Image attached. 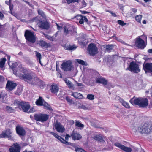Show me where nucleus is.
<instances>
[{
  "mask_svg": "<svg viewBox=\"0 0 152 152\" xmlns=\"http://www.w3.org/2000/svg\"><path fill=\"white\" fill-rule=\"evenodd\" d=\"M61 67L64 71H70L72 68V63L70 61L64 62L61 65Z\"/></svg>",
  "mask_w": 152,
  "mask_h": 152,
  "instance_id": "10",
  "label": "nucleus"
},
{
  "mask_svg": "<svg viewBox=\"0 0 152 152\" xmlns=\"http://www.w3.org/2000/svg\"><path fill=\"white\" fill-rule=\"evenodd\" d=\"M82 3L83 7H85L86 6L87 4L84 0H83Z\"/></svg>",
  "mask_w": 152,
  "mask_h": 152,
  "instance_id": "52",
  "label": "nucleus"
},
{
  "mask_svg": "<svg viewBox=\"0 0 152 152\" xmlns=\"http://www.w3.org/2000/svg\"><path fill=\"white\" fill-rule=\"evenodd\" d=\"M5 81V78L3 76L0 75V84H3Z\"/></svg>",
  "mask_w": 152,
  "mask_h": 152,
  "instance_id": "43",
  "label": "nucleus"
},
{
  "mask_svg": "<svg viewBox=\"0 0 152 152\" xmlns=\"http://www.w3.org/2000/svg\"><path fill=\"white\" fill-rule=\"evenodd\" d=\"M66 99L68 102L70 103H71L72 102V100L70 99V98L68 96L66 97Z\"/></svg>",
  "mask_w": 152,
  "mask_h": 152,
  "instance_id": "49",
  "label": "nucleus"
},
{
  "mask_svg": "<svg viewBox=\"0 0 152 152\" xmlns=\"http://www.w3.org/2000/svg\"><path fill=\"white\" fill-rule=\"evenodd\" d=\"M16 130L17 133L20 136H23L25 135V130L22 127L17 126L16 127Z\"/></svg>",
  "mask_w": 152,
  "mask_h": 152,
  "instance_id": "20",
  "label": "nucleus"
},
{
  "mask_svg": "<svg viewBox=\"0 0 152 152\" xmlns=\"http://www.w3.org/2000/svg\"><path fill=\"white\" fill-rule=\"evenodd\" d=\"M133 130L134 132H139L142 134H148L152 132V123H145L138 128L134 127Z\"/></svg>",
  "mask_w": 152,
  "mask_h": 152,
  "instance_id": "3",
  "label": "nucleus"
},
{
  "mask_svg": "<svg viewBox=\"0 0 152 152\" xmlns=\"http://www.w3.org/2000/svg\"><path fill=\"white\" fill-rule=\"evenodd\" d=\"M76 61L77 62L79 63V64L83 65H85L86 63L84 61L80 59H76Z\"/></svg>",
  "mask_w": 152,
  "mask_h": 152,
  "instance_id": "39",
  "label": "nucleus"
},
{
  "mask_svg": "<svg viewBox=\"0 0 152 152\" xmlns=\"http://www.w3.org/2000/svg\"><path fill=\"white\" fill-rule=\"evenodd\" d=\"M11 14L13 15H14V16H15L17 18V15L16 14L14 13H12V11H11Z\"/></svg>",
  "mask_w": 152,
  "mask_h": 152,
  "instance_id": "63",
  "label": "nucleus"
},
{
  "mask_svg": "<svg viewBox=\"0 0 152 152\" xmlns=\"http://www.w3.org/2000/svg\"><path fill=\"white\" fill-rule=\"evenodd\" d=\"M49 132L50 134L53 135L55 138H57L62 143L66 145H69V143L68 142L66 141L64 139L62 138L61 136L58 135L57 134L52 132Z\"/></svg>",
  "mask_w": 152,
  "mask_h": 152,
  "instance_id": "18",
  "label": "nucleus"
},
{
  "mask_svg": "<svg viewBox=\"0 0 152 152\" xmlns=\"http://www.w3.org/2000/svg\"><path fill=\"white\" fill-rule=\"evenodd\" d=\"M76 28L75 26L69 25H66L64 28V33L66 35L70 34L71 35H75L76 33Z\"/></svg>",
  "mask_w": 152,
  "mask_h": 152,
  "instance_id": "5",
  "label": "nucleus"
},
{
  "mask_svg": "<svg viewBox=\"0 0 152 152\" xmlns=\"http://www.w3.org/2000/svg\"><path fill=\"white\" fill-rule=\"evenodd\" d=\"M118 23L121 26H124L126 25V23H125L124 21L121 20H118Z\"/></svg>",
  "mask_w": 152,
  "mask_h": 152,
  "instance_id": "47",
  "label": "nucleus"
},
{
  "mask_svg": "<svg viewBox=\"0 0 152 152\" xmlns=\"http://www.w3.org/2000/svg\"><path fill=\"white\" fill-rule=\"evenodd\" d=\"M38 14L39 15H41L42 16H43V15H44V13L42 11H41L40 10H38Z\"/></svg>",
  "mask_w": 152,
  "mask_h": 152,
  "instance_id": "50",
  "label": "nucleus"
},
{
  "mask_svg": "<svg viewBox=\"0 0 152 152\" xmlns=\"http://www.w3.org/2000/svg\"><path fill=\"white\" fill-rule=\"evenodd\" d=\"M5 109L7 111L9 112H11L13 111V110L11 107L8 106H6L5 108Z\"/></svg>",
  "mask_w": 152,
  "mask_h": 152,
  "instance_id": "44",
  "label": "nucleus"
},
{
  "mask_svg": "<svg viewBox=\"0 0 152 152\" xmlns=\"http://www.w3.org/2000/svg\"><path fill=\"white\" fill-rule=\"evenodd\" d=\"M132 11L134 13H135L136 12H137V10L134 8H132Z\"/></svg>",
  "mask_w": 152,
  "mask_h": 152,
  "instance_id": "55",
  "label": "nucleus"
},
{
  "mask_svg": "<svg viewBox=\"0 0 152 152\" xmlns=\"http://www.w3.org/2000/svg\"><path fill=\"white\" fill-rule=\"evenodd\" d=\"M114 145L115 146L118 147V148L121 149H122L123 147L124 146V145L121 144L120 143L118 142H115L114 143Z\"/></svg>",
  "mask_w": 152,
  "mask_h": 152,
  "instance_id": "38",
  "label": "nucleus"
},
{
  "mask_svg": "<svg viewBox=\"0 0 152 152\" xmlns=\"http://www.w3.org/2000/svg\"><path fill=\"white\" fill-rule=\"evenodd\" d=\"M75 150L76 152H86L83 149L79 148H77Z\"/></svg>",
  "mask_w": 152,
  "mask_h": 152,
  "instance_id": "48",
  "label": "nucleus"
},
{
  "mask_svg": "<svg viewBox=\"0 0 152 152\" xmlns=\"http://www.w3.org/2000/svg\"><path fill=\"white\" fill-rule=\"evenodd\" d=\"M58 77L60 78H61L62 77V75L61 73L59 72H58L57 73Z\"/></svg>",
  "mask_w": 152,
  "mask_h": 152,
  "instance_id": "56",
  "label": "nucleus"
},
{
  "mask_svg": "<svg viewBox=\"0 0 152 152\" xmlns=\"http://www.w3.org/2000/svg\"><path fill=\"white\" fill-rule=\"evenodd\" d=\"M71 136L72 139L74 140H79L82 137L80 134L77 133H75L74 131L72 132Z\"/></svg>",
  "mask_w": 152,
  "mask_h": 152,
  "instance_id": "22",
  "label": "nucleus"
},
{
  "mask_svg": "<svg viewBox=\"0 0 152 152\" xmlns=\"http://www.w3.org/2000/svg\"><path fill=\"white\" fill-rule=\"evenodd\" d=\"M68 4H69L72 2H78L79 0H66Z\"/></svg>",
  "mask_w": 152,
  "mask_h": 152,
  "instance_id": "46",
  "label": "nucleus"
},
{
  "mask_svg": "<svg viewBox=\"0 0 152 152\" xmlns=\"http://www.w3.org/2000/svg\"><path fill=\"white\" fill-rule=\"evenodd\" d=\"M25 36L26 39L31 43H34L36 41V37L34 33L30 31H26Z\"/></svg>",
  "mask_w": 152,
  "mask_h": 152,
  "instance_id": "7",
  "label": "nucleus"
},
{
  "mask_svg": "<svg viewBox=\"0 0 152 152\" xmlns=\"http://www.w3.org/2000/svg\"><path fill=\"white\" fill-rule=\"evenodd\" d=\"M122 150L126 152H131L132 150L130 148L126 147L124 145Z\"/></svg>",
  "mask_w": 152,
  "mask_h": 152,
  "instance_id": "32",
  "label": "nucleus"
},
{
  "mask_svg": "<svg viewBox=\"0 0 152 152\" xmlns=\"http://www.w3.org/2000/svg\"><path fill=\"white\" fill-rule=\"evenodd\" d=\"M119 102L122 105L125 107L127 109L130 108V106L128 102L124 101V100L121 98L119 99Z\"/></svg>",
  "mask_w": 152,
  "mask_h": 152,
  "instance_id": "24",
  "label": "nucleus"
},
{
  "mask_svg": "<svg viewBox=\"0 0 152 152\" xmlns=\"http://www.w3.org/2000/svg\"><path fill=\"white\" fill-rule=\"evenodd\" d=\"M43 34L44 36L48 39H49L52 41L53 40V38L50 36L45 34L44 33H43Z\"/></svg>",
  "mask_w": 152,
  "mask_h": 152,
  "instance_id": "45",
  "label": "nucleus"
},
{
  "mask_svg": "<svg viewBox=\"0 0 152 152\" xmlns=\"http://www.w3.org/2000/svg\"><path fill=\"white\" fill-rule=\"evenodd\" d=\"M53 127H54L56 130L59 132L63 133L65 130L63 126L57 121H56L54 124Z\"/></svg>",
  "mask_w": 152,
  "mask_h": 152,
  "instance_id": "14",
  "label": "nucleus"
},
{
  "mask_svg": "<svg viewBox=\"0 0 152 152\" xmlns=\"http://www.w3.org/2000/svg\"><path fill=\"white\" fill-rule=\"evenodd\" d=\"M75 124L78 127L83 128L84 127L83 125L78 121H76Z\"/></svg>",
  "mask_w": 152,
  "mask_h": 152,
  "instance_id": "42",
  "label": "nucleus"
},
{
  "mask_svg": "<svg viewBox=\"0 0 152 152\" xmlns=\"http://www.w3.org/2000/svg\"><path fill=\"white\" fill-rule=\"evenodd\" d=\"M10 152H20V147L19 145L17 144H14L10 148Z\"/></svg>",
  "mask_w": 152,
  "mask_h": 152,
  "instance_id": "17",
  "label": "nucleus"
},
{
  "mask_svg": "<svg viewBox=\"0 0 152 152\" xmlns=\"http://www.w3.org/2000/svg\"><path fill=\"white\" fill-rule=\"evenodd\" d=\"M77 85L79 87H80L82 88H83L84 86L81 83H77Z\"/></svg>",
  "mask_w": 152,
  "mask_h": 152,
  "instance_id": "53",
  "label": "nucleus"
},
{
  "mask_svg": "<svg viewBox=\"0 0 152 152\" xmlns=\"http://www.w3.org/2000/svg\"><path fill=\"white\" fill-rule=\"evenodd\" d=\"M81 13L83 14H86L89 13L88 12L85 11H80Z\"/></svg>",
  "mask_w": 152,
  "mask_h": 152,
  "instance_id": "57",
  "label": "nucleus"
},
{
  "mask_svg": "<svg viewBox=\"0 0 152 152\" xmlns=\"http://www.w3.org/2000/svg\"><path fill=\"white\" fill-rule=\"evenodd\" d=\"M75 19L78 21L80 24H83L84 22H87L88 20L87 18L85 16H83L81 15H78L75 17Z\"/></svg>",
  "mask_w": 152,
  "mask_h": 152,
  "instance_id": "16",
  "label": "nucleus"
},
{
  "mask_svg": "<svg viewBox=\"0 0 152 152\" xmlns=\"http://www.w3.org/2000/svg\"><path fill=\"white\" fill-rule=\"evenodd\" d=\"M18 107L22 109L25 112L30 113L35 111V110L34 107L30 108V106L29 103L26 102H18Z\"/></svg>",
  "mask_w": 152,
  "mask_h": 152,
  "instance_id": "4",
  "label": "nucleus"
},
{
  "mask_svg": "<svg viewBox=\"0 0 152 152\" xmlns=\"http://www.w3.org/2000/svg\"><path fill=\"white\" fill-rule=\"evenodd\" d=\"M80 107L81 109L84 110H90L91 108V107L88 104L86 105H82L80 106Z\"/></svg>",
  "mask_w": 152,
  "mask_h": 152,
  "instance_id": "31",
  "label": "nucleus"
},
{
  "mask_svg": "<svg viewBox=\"0 0 152 152\" xmlns=\"http://www.w3.org/2000/svg\"><path fill=\"white\" fill-rule=\"evenodd\" d=\"M11 0H9V1H5V3L9 5V4H10V3L11 2Z\"/></svg>",
  "mask_w": 152,
  "mask_h": 152,
  "instance_id": "59",
  "label": "nucleus"
},
{
  "mask_svg": "<svg viewBox=\"0 0 152 152\" xmlns=\"http://www.w3.org/2000/svg\"><path fill=\"white\" fill-rule=\"evenodd\" d=\"M135 44L139 48H144L146 46L144 41L139 37L135 39Z\"/></svg>",
  "mask_w": 152,
  "mask_h": 152,
  "instance_id": "13",
  "label": "nucleus"
},
{
  "mask_svg": "<svg viewBox=\"0 0 152 152\" xmlns=\"http://www.w3.org/2000/svg\"><path fill=\"white\" fill-rule=\"evenodd\" d=\"M35 103L37 105L43 106L46 109L50 110H52L49 105L45 102L41 97H39V99L36 101Z\"/></svg>",
  "mask_w": 152,
  "mask_h": 152,
  "instance_id": "9",
  "label": "nucleus"
},
{
  "mask_svg": "<svg viewBox=\"0 0 152 152\" xmlns=\"http://www.w3.org/2000/svg\"><path fill=\"white\" fill-rule=\"evenodd\" d=\"M130 102L133 105H137L140 107L145 108L148 105V101L146 98L133 97L130 100Z\"/></svg>",
  "mask_w": 152,
  "mask_h": 152,
  "instance_id": "2",
  "label": "nucleus"
},
{
  "mask_svg": "<svg viewBox=\"0 0 152 152\" xmlns=\"http://www.w3.org/2000/svg\"><path fill=\"white\" fill-rule=\"evenodd\" d=\"M12 131L10 129H7L6 131L3 132L0 135L1 137H10L11 136Z\"/></svg>",
  "mask_w": 152,
  "mask_h": 152,
  "instance_id": "19",
  "label": "nucleus"
},
{
  "mask_svg": "<svg viewBox=\"0 0 152 152\" xmlns=\"http://www.w3.org/2000/svg\"><path fill=\"white\" fill-rule=\"evenodd\" d=\"M88 50L91 55H94L97 53V47L94 43H91L89 45Z\"/></svg>",
  "mask_w": 152,
  "mask_h": 152,
  "instance_id": "12",
  "label": "nucleus"
},
{
  "mask_svg": "<svg viewBox=\"0 0 152 152\" xmlns=\"http://www.w3.org/2000/svg\"><path fill=\"white\" fill-rule=\"evenodd\" d=\"M17 84L12 81H8L6 86V89L8 91H11L15 89Z\"/></svg>",
  "mask_w": 152,
  "mask_h": 152,
  "instance_id": "15",
  "label": "nucleus"
},
{
  "mask_svg": "<svg viewBox=\"0 0 152 152\" xmlns=\"http://www.w3.org/2000/svg\"><path fill=\"white\" fill-rule=\"evenodd\" d=\"M6 56L7 57V59L8 61V64H9V62H10V56L8 55H6Z\"/></svg>",
  "mask_w": 152,
  "mask_h": 152,
  "instance_id": "60",
  "label": "nucleus"
},
{
  "mask_svg": "<svg viewBox=\"0 0 152 152\" xmlns=\"http://www.w3.org/2000/svg\"><path fill=\"white\" fill-rule=\"evenodd\" d=\"M64 81L69 88L74 89L75 87L71 82L66 79H64Z\"/></svg>",
  "mask_w": 152,
  "mask_h": 152,
  "instance_id": "26",
  "label": "nucleus"
},
{
  "mask_svg": "<svg viewBox=\"0 0 152 152\" xmlns=\"http://www.w3.org/2000/svg\"><path fill=\"white\" fill-rule=\"evenodd\" d=\"M76 48V47L75 45H69L68 46V48H67V50H72L75 49Z\"/></svg>",
  "mask_w": 152,
  "mask_h": 152,
  "instance_id": "40",
  "label": "nucleus"
},
{
  "mask_svg": "<svg viewBox=\"0 0 152 152\" xmlns=\"http://www.w3.org/2000/svg\"><path fill=\"white\" fill-rule=\"evenodd\" d=\"M113 45H108L106 46V50L109 51L110 50H112L113 48Z\"/></svg>",
  "mask_w": 152,
  "mask_h": 152,
  "instance_id": "41",
  "label": "nucleus"
},
{
  "mask_svg": "<svg viewBox=\"0 0 152 152\" xmlns=\"http://www.w3.org/2000/svg\"><path fill=\"white\" fill-rule=\"evenodd\" d=\"M4 16V15L0 12V19H2L3 18Z\"/></svg>",
  "mask_w": 152,
  "mask_h": 152,
  "instance_id": "58",
  "label": "nucleus"
},
{
  "mask_svg": "<svg viewBox=\"0 0 152 152\" xmlns=\"http://www.w3.org/2000/svg\"><path fill=\"white\" fill-rule=\"evenodd\" d=\"M71 136H69V134H67L66 135V136H65V139L66 140H65L66 141H67V142H68L67 141L68 140V139H69V138Z\"/></svg>",
  "mask_w": 152,
  "mask_h": 152,
  "instance_id": "51",
  "label": "nucleus"
},
{
  "mask_svg": "<svg viewBox=\"0 0 152 152\" xmlns=\"http://www.w3.org/2000/svg\"><path fill=\"white\" fill-rule=\"evenodd\" d=\"M71 95L76 98L79 99H82L83 97L81 94L78 92H72Z\"/></svg>",
  "mask_w": 152,
  "mask_h": 152,
  "instance_id": "27",
  "label": "nucleus"
},
{
  "mask_svg": "<svg viewBox=\"0 0 152 152\" xmlns=\"http://www.w3.org/2000/svg\"><path fill=\"white\" fill-rule=\"evenodd\" d=\"M6 61V59L5 58L0 59V67L2 68L4 67Z\"/></svg>",
  "mask_w": 152,
  "mask_h": 152,
  "instance_id": "30",
  "label": "nucleus"
},
{
  "mask_svg": "<svg viewBox=\"0 0 152 152\" xmlns=\"http://www.w3.org/2000/svg\"><path fill=\"white\" fill-rule=\"evenodd\" d=\"M37 57L39 59V62L41 63L40 59L41 58V55L40 53L37 52V51H35Z\"/></svg>",
  "mask_w": 152,
  "mask_h": 152,
  "instance_id": "35",
  "label": "nucleus"
},
{
  "mask_svg": "<svg viewBox=\"0 0 152 152\" xmlns=\"http://www.w3.org/2000/svg\"><path fill=\"white\" fill-rule=\"evenodd\" d=\"M39 44V45L42 47L47 46V43L46 42L43 41H40Z\"/></svg>",
  "mask_w": 152,
  "mask_h": 152,
  "instance_id": "36",
  "label": "nucleus"
},
{
  "mask_svg": "<svg viewBox=\"0 0 152 152\" xmlns=\"http://www.w3.org/2000/svg\"><path fill=\"white\" fill-rule=\"evenodd\" d=\"M142 18V15H138L136 16L135 19L138 22L141 23V20Z\"/></svg>",
  "mask_w": 152,
  "mask_h": 152,
  "instance_id": "33",
  "label": "nucleus"
},
{
  "mask_svg": "<svg viewBox=\"0 0 152 152\" xmlns=\"http://www.w3.org/2000/svg\"><path fill=\"white\" fill-rule=\"evenodd\" d=\"M87 98L91 100H93L94 99V96L92 94H88L87 96Z\"/></svg>",
  "mask_w": 152,
  "mask_h": 152,
  "instance_id": "37",
  "label": "nucleus"
},
{
  "mask_svg": "<svg viewBox=\"0 0 152 152\" xmlns=\"http://www.w3.org/2000/svg\"><path fill=\"white\" fill-rule=\"evenodd\" d=\"M10 10L11 11L13 9V5L11 4H10L9 5Z\"/></svg>",
  "mask_w": 152,
  "mask_h": 152,
  "instance_id": "54",
  "label": "nucleus"
},
{
  "mask_svg": "<svg viewBox=\"0 0 152 152\" xmlns=\"http://www.w3.org/2000/svg\"><path fill=\"white\" fill-rule=\"evenodd\" d=\"M38 26L44 29H48L49 26V23L47 22H39L38 23Z\"/></svg>",
  "mask_w": 152,
  "mask_h": 152,
  "instance_id": "21",
  "label": "nucleus"
},
{
  "mask_svg": "<svg viewBox=\"0 0 152 152\" xmlns=\"http://www.w3.org/2000/svg\"><path fill=\"white\" fill-rule=\"evenodd\" d=\"M50 90L53 93H56L58 91L59 88L57 85L55 84L51 86Z\"/></svg>",
  "mask_w": 152,
  "mask_h": 152,
  "instance_id": "25",
  "label": "nucleus"
},
{
  "mask_svg": "<svg viewBox=\"0 0 152 152\" xmlns=\"http://www.w3.org/2000/svg\"><path fill=\"white\" fill-rule=\"evenodd\" d=\"M152 107V103H150L149 105V108H151Z\"/></svg>",
  "mask_w": 152,
  "mask_h": 152,
  "instance_id": "64",
  "label": "nucleus"
},
{
  "mask_svg": "<svg viewBox=\"0 0 152 152\" xmlns=\"http://www.w3.org/2000/svg\"><path fill=\"white\" fill-rule=\"evenodd\" d=\"M96 82L106 85L107 83V81L102 77H101L96 79Z\"/></svg>",
  "mask_w": 152,
  "mask_h": 152,
  "instance_id": "23",
  "label": "nucleus"
},
{
  "mask_svg": "<svg viewBox=\"0 0 152 152\" xmlns=\"http://www.w3.org/2000/svg\"><path fill=\"white\" fill-rule=\"evenodd\" d=\"M126 70H128L135 73H137L140 71L139 65L134 61H132L130 63Z\"/></svg>",
  "mask_w": 152,
  "mask_h": 152,
  "instance_id": "6",
  "label": "nucleus"
},
{
  "mask_svg": "<svg viewBox=\"0 0 152 152\" xmlns=\"http://www.w3.org/2000/svg\"><path fill=\"white\" fill-rule=\"evenodd\" d=\"M4 26L3 25H1L0 23V37H2L3 36V30L4 28Z\"/></svg>",
  "mask_w": 152,
  "mask_h": 152,
  "instance_id": "34",
  "label": "nucleus"
},
{
  "mask_svg": "<svg viewBox=\"0 0 152 152\" xmlns=\"http://www.w3.org/2000/svg\"><path fill=\"white\" fill-rule=\"evenodd\" d=\"M19 71H14V73L21 79H24L28 83L32 85H37L41 88L45 85V83L38 78L34 77L29 72L28 70L23 67L22 65L18 67Z\"/></svg>",
  "mask_w": 152,
  "mask_h": 152,
  "instance_id": "1",
  "label": "nucleus"
},
{
  "mask_svg": "<svg viewBox=\"0 0 152 152\" xmlns=\"http://www.w3.org/2000/svg\"><path fill=\"white\" fill-rule=\"evenodd\" d=\"M23 91V87L21 86L18 87L15 94L17 95H20L21 94Z\"/></svg>",
  "mask_w": 152,
  "mask_h": 152,
  "instance_id": "28",
  "label": "nucleus"
},
{
  "mask_svg": "<svg viewBox=\"0 0 152 152\" xmlns=\"http://www.w3.org/2000/svg\"><path fill=\"white\" fill-rule=\"evenodd\" d=\"M56 24L57 26L58 29L59 30H61V27L59 26L56 23Z\"/></svg>",
  "mask_w": 152,
  "mask_h": 152,
  "instance_id": "61",
  "label": "nucleus"
},
{
  "mask_svg": "<svg viewBox=\"0 0 152 152\" xmlns=\"http://www.w3.org/2000/svg\"><path fill=\"white\" fill-rule=\"evenodd\" d=\"M143 68L146 73L152 76V63H147L144 64Z\"/></svg>",
  "mask_w": 152,
  "mask_h": 152,
  "instance_id": "11",
  "label": "nucleus"
},
{
  "mask_svg": "<svg viewBox=\"0 0 152 152\" xmlns=\"http://www.w3.org/2000/svg\"><path fill=\"white\" fill-rule=\"evenodd\" d=\"M34 117L36 120L42 122L47 120L49 116L45 114H35L34 115Z\"/></svg>",
  "mask_w": 152,
  "mask_h": 152,
  "instance_id": "8",
  "label": "nucleus"
},
{
  "mask_svg": "<svg viewBox=\"0 0 152 152\" xmlns=\"http://www.w3.org/2000/svg\"><path fill=\"white\" fill-rule=\"evenodd\" d=\"M148 52L149 53H152V49L148 50Z\"/></svg>",
  "mask_w": 152,
  "mask_h": 152,
  "instance_id": "62",
  "label": "nucleus"
},
{
  "mask_svg": "<svg viewBox=\"0 0 152 152\" xmlns=\"http://www.w3.org/2000/svg\"><path fill=\"white\" fill-rule=\"evenodd\" d=\"M94 139L97 140L102 142L104 141L102 137L100 135H96L94 136Z\"/></svg>",
  "mask_w": 152,
  "mask_h": 152,
  "instance_id": "29",
  "label": "nucleus"
}]
</instances>
